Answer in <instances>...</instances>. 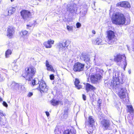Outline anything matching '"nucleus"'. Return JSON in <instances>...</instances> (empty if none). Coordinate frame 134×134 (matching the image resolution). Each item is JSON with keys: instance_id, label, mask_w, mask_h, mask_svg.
<instances>
[{"instance_id": "7ed1b4c3", "label": "nucleus", "mask_w": 134, "mask_h": 134, "mask_svg": "<svg viewBox=\"0 0 134 134\" xmlns=\"http://www.w3.org/2000/svg\"><path fill=\"white\" fill-rule=\"evenodd\" d=\"M91 71L93 74L91 77V80L93 83H96L98 80L101 79L100 73L102 74L103 72V70L96 68L92 69Z\"/></svg>"}, {"instance_id": "de8ad7c7", "label": "nucleus", "mask_w": 134, "mask_h": 134, "mask_svg": "<svg viewBox=\"0 0 134 134\" xmlns=\"http://www.w3.org/2000/svg\"><path fill=\"white\" fill-rule=\"evenodd\" d=\"M14 0H11V1L12 2L13 1H14Z\"/></svg>"}, {"instance_id": "2f4dec72", "label": "nucleus", "mask_w": 134, "mask_h": 134, "mask_svg": "<svg viewBox=\"0 0 134 134\" xmlns=\"http://www.w3.org/2000/svg\"><path fill=\"white\" fill-rule=\"evenodd\" d=\"M5 114H4L3 113V111L0 110V124L2 122V119L1 116H5Z\"/></svg>"}, {"instance_id": "f257e3e1", "label": "nucleus", "mask_w": 134, "mask_h": 134, "mask_svg": "<svg viewBox=\"0 0 134 134\" xmlns=\"http://www.w3.org/2000/svg\"><path fill=\"white\" fill-rule=\"evenodd\" d=\"M113 80H109L107 83V80H105L104 81V85L105 87L110 88L113 87H118L120 84H122L124 83L123 76L120 72L118 71H116L113 73Z\"/></svg>"}, {"instance_id": "5701e85b", "label": "nucleus", "mask_w": 134, "mask_h": 134, "mask_svg": "<svg viewBox=\"0 0 134 134\" xmlns=\"http://www.w3.org/2000/svg\"><path fill=\"white\" fill-rule=\"evenodd\" d=\"M63 134H76V131L73 130H68L64 131Z\"/></svg>"}, {"instance_id": "2eb2a0df", "label": "nucleus", "mask_w": 134, "mask_h": 134, "mask_svg": "<svg viewBox=\"0 0 134 134\" xmlns=\"http://www.w3.org/2000/svg\"><path fill=\"white\" fill-rule=\"evenodd\" d=\"M101 124L106 129L108 128L110 125V123L109 121L104 119L102 120L101 121Z\"/></svg>"}, {"instance_id": "423d86ee", "label": "nucleus", "mask_w": 134, "mask_h": 134, "mask_svg": "<svg viewBox=\"0 0 134 134\" xmlns=\"http://www.w3.org/2000/svg\"><path fill=\"white\" fill-rule=\"evenodd\" d=\"M107 37L108 38V43L109 44H112L114 43L116 39L115 38L114 33L111 30H109L107 32Z\"/></svg>"}, {"instance_id": "412c9836", "label": "nucleus", "mask_w": 134, "mask_h": 134, "mask_svg": "<svg viewBox=\"0 0 134 134\" xmlns=\"http://www.w3.org/2000/svg\"><path fill=\"white\" fill-rule=\"evenodd\" d=\"M11 86L13 89L16 90H19L20 86L18 83H16L15 82H13Z\"/></svg>"}, {"instance_id": "20e7f679", "label": "nucleus", "mask_w": 134, "mask_h": 134, "mask_svg": "<svg viewBox=\"0 0 134 134\" xmlns=\"http://www.w3.org/2000/svg\"><path fill=\"white\" fill-rule=\"evenodd\" d=\"M25 72L24 76L26 80L31 81L35 76L36 72V69L32 66L27 67L25 69Z\"/></svg>"}, {"instance_id": "f8f14e48", "label": "nucleus", "mask_w": 134, "mask_h": 134, "mask_svg": "<svg viewBox=\"0 0 134 134\" xmlns=\"http://www.w3.org/2000/svg\"><path fill=\"white\" fill-rule=\"evenodd\" d=\"M14 32V29L12 26H9L7 29V36L9 37H11L13 36Z\"/></svg>"}, {"instance_id": "f03ea898", "label": "nucleus", "mask_w": 134, "mask_h": 134, "mask_svg": "<svg viewBox=\"0 0 134 134\" xmlns=\"http://www.w3.org/2000/svg\"><path fill=\"white\" fill-rule=\"evenodd\" d=\"M111 20L113 23L118 25H127L130 23V21L129 19L126 20L124 15L119 13L113 14L111 18Z\"/></svg>"}, {"instance_id": "49530a36", "label": "nucleus", "mask_w": 134, "mask_h": 134, "mask_svg": "<svg viewBox=\"0 0 134 134\" xmlns=\"http://www.w3.org/2000/svg\"><path fill=\"white\" fill-rule=\"evenodd\" d=\"M2 100H3L0 97V101H2Z\"/></svg>"}, {"instance_id": "72a5a7b5", "label": "nucleus", "mask_w": 134, "mask_h": 134, "mask_svg": "<svg viewBox=\"0 0 134 134\" xmlns=\"http://www.w3.org/2000/svg\"><path fill=\"white\" fill-rule=\"evenodd\" d=\"M86 12H87L86 10L84 11L83 12H81V16H85L86 13Z\"/></svg>"}, {"instance_id": "f704fd0d", "label": "nucleus", "mask_w": 134, "mask_h": 134, "mask_svg": "<svg viewBox=\"0 0 134 134\" xmlns=\"http://www.w3.org/2000/svg\"><path fill=\"white\" fill-rule=\"evenodd\" d=\"M39 85V86L37 88V89L39 90L41 93L42 90L41 89V88H42V85H41V84H40Z\"/></svg>"}, {"instance_id": "39448f33", "label": "nucleus", "mask_w": 134, "mask_h": 134, "mask_svg": "<svg viewBox=\"0 0 134 134\" xmlns=\"http://www.w3.org/2000/svg\"><path fill=\"white\" fill-rule=\"evenodd\" d=\"M114 61L116 62L117 64L119 65H124V69L125 70L127 63L126 62V57L124 54H118L114 56Z\"/></svg>"}, {"instance_id": "7c9ffc66", "label": "nucleus", "mask_w": 134, "mask_h": 134, "mask_svg": "<svg viewBox=\"0 0 134 134\" xmlns=\"http://www.w3.org/2000/svg\"><path fill=\"white\" fill-rule=\"evenodd\" d=\"M127 107L128 108V111L130 113H133V110L131 105H128Z\"/></svg>"}, {"instance_id": "8fccbe9b", "label": "nucleus", "mask_w": 134, "mask_h": 134, "mask_svg": "<svg viewBox=\"0 0 134 134\" xmlns=\"http://www.w3.org/2000/svg\"><path fill=\"white\" fill-rule=\"evenodd\" d=\"M27 26H29V25H27Z\"/></svg>"}, {"instance_id": "9d476101", "label": "nucleus", "mask_w": 134, "mask_h": 134, "mask_svg": "<svg viewBox=\"0 0 134 134\" xmlns=\"http://www.w3.org/2000/svg\"><path fill=\"white\" fill-rule=\"evenodd\" d=\"M119 89L120 90L119 93V95L120 98L123 99L125 98L127 90L125 87L120 85Z\"/></svg>"}, {"instance_id": "9b49d317", "label": "nucleus", "mask_w": 134, "mask_h": 134, "mask_svg": "<svg viewBox=\"0 0 134 134\" xmlns=\"http://www.w3.org/2000/svg\"><path fill=\"white\" fill-rule=\"evenodd\" d=\"M20 13L23 18L25 20H28L29 18L31 16V12L28 10H23Z\"/></svg>"}, {"instance_id": "c85d7f7f", "label": "nucleus", "mask_w": 134, "mask_h": 134, "mask_svg": "<svg viewBox=\"0 0 134 134\" xmlns=\"http://www.w3.org/2000/svg\"><path fill=\"white\" fill-rule=\"evenodd\" d=\"M12 53V51L10 49H8L5 52V56L6 58H8L9 55L11 54Z\"/></svg>"}, {"instance_id": "0eeeda50", "label": "nucleus", "mask_w": 134, "mask_h": 134, "mask_svg": "<svg viewBox=\"0 0 134 134\" xmlns=\"http://www.w3.org/2000/svg\"><path fill=\"white\" fill-rule=\"evenodd\" d=\"M75 4L69 3L67 5V11L70 13H75L77 10V8Z\"/></svg>"}, {"instance_id": "c9c22d12", "label": "nucleus", "mask_w": 134, "mask_h": 134, "mask_svg": "<svg viewBox=\"0 0 134 134\" xmlns=\"http://www.w3.org/2000/svg\"><path fill=\"white\" fill-rule=\"evenodd\" d=\"M54 76L53 74H51L50 75V78L51 80L54 79Z\"/></svg>"}, {"instance_id": "ddd939ff", "label": "nucleus", "mask_w": 134, "mask_h": 134, "mask_svg": "<svg viewBox=\"0 0 134 134\" xmlns=\"http://www.w3.org/2000/svg\"><path fill=\"white\" fill-rule=\"evenodd\" d=\"M117 5L118 6H120L128 8H130L131 7V5L130 3L126 1L122 2L119 3H117Z\"/></svg>"}, {"instance_id": "4c0bfd02", "label": "nucleus", "mask_w": 134, "mask_h": 134, "mask_svg": "<svg viewBox=\"0 0 134 134\" xmlns=\"http://www.w3.org/2000/svg\"><path fill=\"white\" fill-rule=\"evenodd\" d=\"M36 80L35 79H34L33 80H32V85L33 86H34L35 84H36Z\"/></svg>"}, {"instance_id": "09e8293b", "label": "nucleus", "mask_w": 134, "mask_h": 134, "mask_svg": "<svg viewBox=\"0 0 134 134\" xmlns=\"http://www.w3.org/2000/svg\"><path fill=\"white\" fill-rule=\"evenodd\" d=\"M107 83H108L109 82V80H107Z\"/></svg>"}, {"instance_id": "393cba45", "label": "nucleus", "mask_w": 134, "mask_h": 134, "mask_svg": "<svg viewBox=\"0 0 134 134\" xmlns=\"http://www.w3.org/2000/svg\"><path fill=\"white\" fill-rule=\"evenodd\" d=\"M88 122L89 123V126H94L93 125V123L94 122V120L92 118L91 116H90L88 118Z\"/></svg>"}, {"instance_id": "b1692460", "label": "nucleus", "mask_w": 134, "mask_h": 134, "mask_svg": "<svg viewBox=\"0 0 134 134\" xmlns=\"http://www.w3.org/2000/svg\"><path fill=\"white\" fill-rule=\"evenodd\" d=\"M44 81H42V92H46L48 91V87L46 85V84Z\"/></svg>"}, {"instance_id": "79ce46f5", "label": "nucleus", "mask_w": 134, "mask_h": 134, "mask_svg": "<svg viewBox=\"0 0 134 134\" xmlns=\"http://www.w3.org/2000/svg\"><path fill=\"white\" fill-rule=\"evenodd\" d=\"M68 114V110H64V114L66 116Z\"/></svg>"}, {"instance_id": "473e14b6", "label": "nucleus", "mask_w": 134, "mask_h": 134, "mask_svg": "<svg viewBox=\"0 0 134 134\" xmlns=\"http://www.w3.org/2000/svg\"><path fill=\"white\" fill-rule=\"evenodd\" d=\"M66 28L69 31H71L72 30V27L69 25L67 26Z\"/></svg>"}, {"instance_id": "dca6fc26", "label": "nucleus", "mask_w": 134, "mask_h": 134, "mask_svg": "<svg viewBox=\"0 0 134 134\" xmlns=\"http://www.w3.org/2000/svg\"><path fill=\"white\" fill-rule=\"evenodd\" d=\"M85 88L87 92L89 91L94 90L96 89V88L95 87L88 83H87L86 84Z\"/></svg>"}, {"instance_id": "aec40b11", "label": "nucleus", "mask_w": 134, "mask_h": 134, "mask_svg": "<svg viewBox=\"0 0 134 134\" xmlns=\"http://www.w3.org/2000/svg\"><path fill=\"white\" fill-rule=\"evenodd\" d=\"M80 82L79 80L77 79H76L75 82V85L76 87L78 89H79L82 88V86L79 85Z\"/></svg>"}, {"instance_id": "603ef678", "label": "nucleus", "mask_w": 134, "mask_h": 134, "mask_svg": "<svg viewBox=\"0 0 134 134\" xmlns=\"http://www.w3.org/2000/svg\"><path fill=\"white\" fill-rule=\"evenodd\" d=\"M64 4L65 5H66V4H65H65Z\"/></svg>"}, {"instance_id": "a18cd8bd", "label": "nucleus", "mask_w": 134, "mask_h": 134, "mask_svg": "<svg viewBox=\"0 0 134 134\" xmlns=\"http://www.w3.org/2000/svg\"><path fill=\"white\" fill-rule=\"evenodd\" d=\"M98 103H99V104L98 105L99 106V107L100 106V104H101V103H98Z\"/></svg>"}, {"instance_id": "58836bf2", "label": "nucleus", "mask_w": 134, "mask_h": 134, "mask_svg": "<svg viewBox=\"0 0 134 134\" xmlns=\"http://www.w3.org/2000/svg\"><path fill=\"white\" fill-rule=\"evenodd\" d=\"M33 93L32 92H29V93L27 96L29 97H30L33 95Z\"/></svg>"}, {"instance_id": "bb28decb", "label": "nucleus", "mask_w": 134, "mask_h": 134, "mask_svg": "<svg viewBox=\"0 0 134 134\" xmlns=\"http://www.w3.org/2000/svg\"><path fill=\"white\" fill-rule=\"evenodd\" d=\"M15 10V8L13 7H10L8 10V12L9 14L8 15H9V14H10V15L14 13Z\"/></svg>"}, {"instance_id": "4be33fe9", "label": "nucleus", "mask_w": 134, "mask_h": 134, "mask_svg": "<svg viewBox=\"0 0 134 134\" xmlns=\"http://www.w3.org/2000/svg\"><path fill=\"white\" fill-rule=\"evenodd\" d=\"M61 132V129L60 126L56 127L54 130V132L55 134H60Z\"/></svg>"}, {"instance_id": "ea45409f", "label": "nucleus", "mask_w": 134, "mask_h": 134, "mask_svg": "<svg viewBox=\"0 0 134 134\" xmlns=\"http://www.w3.org/2000/svg\"><path fill=\"white\" fill-rule=\"evenodd\" d=\"M3 105L6 107H7L8 106V105L7 103L5 102H3Z\"/></svg>"}, {"instance_id": "a19ab883", "label": "nucleus", "mask_w": 134, "mask_h": 134, "mask_svg": "<svg viewBox=\"0 0 134 134\" xmlns=\"http://www.w3.org/2000/svg\"><path fill=\"white\" fill-rule=\"evenodd\" d=\"M82 97H83V99L84 100H86V97L85 95H84V94H83Z\"/></svg>"}, {"instance_id": "a211bd4d", "label": "nucleus", "mask_w": 134, "mask_h": 134, "mask_svg": "<svg viewBox=\"0 0 134 134\" xmlns=\"http://www.w3.org/2000/svg\"><path fill=\"white\" fill-rule=\"evenodd\" d=\"M92 42L94 44L102 45L104 44L102 39L99 38H97L96 40H93Z\"/></svg>"}, {"instance_id": "c756f323", "label": "nucleus", "mask_w": 134, "mask_h": 134, "mask_svg": "<svg viewBox=\"0 0 134 134\" xmlns=\"http://www.w3.org/2000/svg\"><path fill=\"white\" fill-rule=\"evenodd\" d=\"M27 34L28 31L25 30H23L20 33V34L22 36L23 35H27Z\"/></svg>"}, {"instance_id": "4468645a", "label": "nucleus", "mask_w": 134, "mask_h": 134, "mask_svg": "<svg viewBox=\"0 0 134 134\" xmlns=\"http://www.w3.org/2000/svg\"><path fill=\"white\" fill-rule=\"evenodd\" d=\"M54 41L51 39L48 40L47 42H45L44 43V46L47 48H50L52 47V44H54Z\"/></svg>"}, {"instance_id": "cd10ccee", "label": "nucleus", "mask_w": 134, "mask_h": 134, "mask_svg": "<svg viewBox=\"0 0 134 134\" xmlns=\"http://www.w3.org/2000/svg\"><path fill=\"white\" fill-rule=\"evenodd\" d=\"M89 130L88 131V133L89 134H92L94 133V130H93V128L94 127V126H89Z\"/></svg>"}, {"instance_id": "37998d69", "label": "nucleus", "mask_w": 134, "mask_h": 134, "mask_svg": "<svg viewBox=\"0 0 134 134\" xmlns=\"http://www.w3.org/2000/svg\"><path fill=\"white\" fill-rule=\"evenodd\" d=\"M45 113H46V115L48 117L49 116V113L48 112L46 111V112H45Z\"/></svg>"}, {"instance_id": "5fc2aeb1", "label": "nucleus", "mask_w": 134, "mask_h": 134, "mask_svg": "<svg viewBox=\"0 0 134 134\" xmlns=\"http://www.w3.org/2000/svg\"><path fill=\"white\" fill-rule=\"evenodd\" d=\"M25 134H28L26 133Z\"/></svg>"}, {"instance_id": "c03bdc74", "label": "nucleus", "mask_w": 134, "mask_h": 134, "mask_svg": "<svg viewBox=\"0 0 134 134\" xmlns=\"http://www.w3.org/2000/svg\"><path fill=\"white\" fill-rule=\"evenodd\" d=\"M92 32L94 34H96V32L94 30H92Z\"/></svg>"}, {"instance_id": "6e6552de", "label": "nucleus", "mask_w": 134, "mask_h": 134, "mask_svg": "<svg viewBox=\"0 0 134 134\" xmlns=\"http://www.w3.org/2000/svg\"><path fill=\"white\" fill-rule=\"evenodd\" d=\"M84 66V64L77 62L75 64L73 69L75 71L80 72L83 70Z\"/></svg>"}, {"instance_id": "f3484780", "label": "nucleus", "mask_w": 134, "mask_h": 134, "mask_svg": "<svg viewBox=\"0 0 134 134\" xmlns=\"http://www.w3.org/2000/svg\"><path fill=\"white\" fill-rule=\"evenodd\" d=\"M81 59L86 62H89L90 59L88 55L86 53L82 54V56L81 57Z\"/></svg>"}, {"instance_id": "864d4df0", "label": "nucleus", "mask_w": 134, "mask_h": 134, "mask_svg": "<svg viewBox=\"0 0 134 134\" xmlns=\"http://www.w3.org/2000/svg\"><path fill=\"white\" fill-rule=\"evenodd\" d=\"M95 3H94V5Z\"/></svg>"}, {"instance_id": "a878e982", "label": "nucleus", "mask_w": 134, "mask_h": 134, "mask_svg": "<svg viewBox=\"0 0 134 134\" xmlns=\"http://www.w3.org/2000/svg\"><path fill=\"white\" fill-rule=\"evenodd\" d=\"M51 104L53 106L58 105L60 101L52 99L51 101Z\"/></svg>"}, {"instance_id": "6ab92c4d", "label": "nucleus", "mask_w": 134, "mask_h": 134, "mask_svg": "<svg viewBox=\"0 0 134 134\" xmlns=\"http://www.w3.org/2000/svg\"><path fill=\"white\" fill-rule=\"evenodd\" d=\"M46 66L47 67V70H48L51 71L53 72H55V70L53 69L52 66L51 65L49 64V62L48 61H46Z\"/></svg>"}, {"instance_id": "3c124183", "label": "nucleus", "mask_w": 134, "mask_h": 134, "mask_svg": "<svg viewBox=\"0 0 134 134\" xmlns=\"http://www.w3.org/2000/svg\"><path fill=\"white\" fill-rule=\"evenodd\" d=\"M110 71V70H109V72Z\"/></svg>"}, {"instance_id": "e433bc0d", "label": "nucleus", "mask_w": 134, "mask_h": 134, "mask_svg": "<svg viewBox=\"0 0 134 134\" xmlns=\"http://www.w3.org/2000/svg\"><path fill=\"white\" fill-rule=\"evenodd\" d=\"M81 26V24L79 23H77L76 24V26L77 28H79Z\"/></svg>"}, {"instance_id": "1a4fd4ad", "label": "nucleus", "mask_w": 134, "mask_h": 134, "mask_svg": "<svg viewBox=\"0 0 134 134\" xmlns=\"http://www.w3.org/2000/svg\"><path fill=\"white\" fill-rule=\"evenodd\" d=\"M68 46L67 42L66 41H62L58 44L57 47L60 51L64 52L67 49Z\"/></svg>"}]
</instances>
